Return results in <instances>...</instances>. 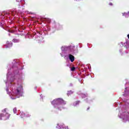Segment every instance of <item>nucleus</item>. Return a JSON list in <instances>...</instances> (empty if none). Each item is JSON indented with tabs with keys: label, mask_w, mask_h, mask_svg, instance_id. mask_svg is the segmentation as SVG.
I'll use <instances>...</instances> for the list:
<instances>
[{
	"label": "nucleus",
	"mask_w": 129,
	"mask_h": 129,
	"mask_svg": "<svg viewBox=\"0 0 129 129\" xmlns=\"http://www.w3.org/2000/svg\"><path fill=\"white\" fill-rule=\"evenodd\" d=\"M51 104L53 105H65L66 104V101H64L62 98L55 99L51 102Z\"/></svg>",
	"instance_id": "nucleus-1"
},
{
	"label": "nucleus",
	"mask_w": 129,
	"mask_h": 129,
	"mask_svg": "<svg viewBox=\"0 0 129 129\" xmlns=\"http://www.w3.org/2000/svg\"><path fill=\"white\" fill-rule=\"evenodd\" d=\"M69 58L71 62H74V60H75V57L72 54H69Z\"/></svg>",
	"instance_id": "nucleus-2"
},
{
	"label": "nucleus",
	"mask_w": 129,
	"mask_h": 129,
	"mask_svg": "<svg viewBox=\"0 0 129 129\" xmlns=\"http://www.w3.org/2000/svg\"><path fill=\"white\" fill-rule=\"evenodd\" d=\"M12 42H13V43H19L20 42V39L14 38L13 39Z\"/></svg>",
	"instance_id": "nucleus-3"
},
{
	"label": "nucleus",
	"mask_w": 129,
	"mask_h": 129,
	"mask_svg": "<svg viewBox=\"0 0 129 129\" xmlns=\"http://www.w3.org/2000/svg\"><path fill=\"white\" fill-rule=\"evenodd\" d=\"M79 103H80V101H76L73 103V105H74L75 106H77L79 104Z\"/></svg>",
	"instance_id": "nucleus-4"
},
{
	"label": "nucleus",
	"mask_w": 129,
	"mask_h": 129,
	"mask_svg": "<svg viewBox=\"0 0 129 129\" xmlns=\"http://www.w3.org/2000/svg\"><path fill=\"white\" fill-rule=\"evenodd\" d=\"M10 114H9V113H6L5 115L4 114V116L6 117V119H8V118H10Z\"/></svg>",
	"instance_id": "nucleus-5"
},
{
	"label": "nucleus",
	"mask_w": 129,
	"mask_h": 129,
	"mask_svg": "<svg viewBox=\"0 0 129 129\" xmlns=\"http://www.w3.org/2000/svg\"><path fill=\"white\" fill-rule=\"evenodd\" d=\"M17 95H19V96H21L22 95V91L19 90V89H17Z\"/></svg>",
	"instance_id": "nucleus-6"
},
{
	"label": "nucleus",
	"mask_w": 129,
	"mask_h": 129,
	"mask_svg": "<svg viewBox=\"0 0 129 129\" xmlns=\"http://www.w3.org/2000/svg\"><path fill=\"white\" fill-rule=\"evenodd\" d=\"M123 16H125L126 18H127V16L129 17V12H128L127 13H123Z\"/></svg>",
	"instance_id": "nucleus-7"
},
{
	"label": "nucleus",
	"mask_w": 129,
	"mask_h": 129,
	"mask_svg": "<svg viewBox=\"0 0 129 129\" xmlns=\"http://www.w3.org/2000/svg\"><path fill=\"white\" fill-rule=\"evenodd\" d=\"M2 117H5V114L4 113H1L0 114V120H2Z\"/></svg>",
	"instance_id": "nucleus-8"
},
{
	"label": "nucleus",
	"mask_w": 129,
	"mask_h": 129,
	"mask_svg": "<svg viewBox=\"0 0 129 129\" xmlns=\"http://www.w3.org/2000/svg\"><path fill=\"white\" fill-rule=\"evenodd\" d=\"M13 111L14 113H17V108H14L13 109Z\"/></svg>",
	"instance_id": "nucleus-9"
},
{
	"label": "nucleus",
	"mask_w": 129,
	"mask_h": 129,
	"mask_svg": "<svg viewBox=\"0 0 129 129\" xmlns=\"http://www.w3.org/2000/svg\"><path fill=\"white\" fill-rule=\"evenodd\" d=\"M71 71H75V67L72 68Z\"/></svg>",
	"instance_id": "nucleus-10"
},
{
	"label": "nucleus",
	"mask_w": 129,
	"mask_h": 129,
	"mask_svg": "<svg viewBox=\"0 0 129 129\" xmlns=\"http://www.w3.org/2000/svg\"><path fill=\"white\" fill-rule=\"evenodd\" d=\"M2 112H7V109L5 108L4 110H3Z\"/></svg>",
	"instance_id": "nucleus-11"
},
{
	"label": "nucleus",
	"mask_w": 129,
	"mask_h": 129,
	"mask_svg": "<svg viewBox=\"0 0 129 129\" xmlns=\"http://www.w3.org/2000/svg\"><path fill=\"white\" fill-rule=\"evenodd\" d=\"M7 44L10 45V42H9V41H7Z\"/></svg>",
	"instance_id": "nucleus-12"
},
{
	"label": "nucleus",
	"mask_w": 129,
	"mask_h": 129,
	"mask_svg": "<svg viewBox=\"0 0 129 129\" xmlns=\"http://www.w3.org/2000/svg\"><path fill=\"white\" fill-rule=\"evenodd\" d=\"M84 95H85V96H86V97L88 96V95L87 94H85Z\"/></svg>",
	"instance_id": "nucleus-13"
},
{
	"label": "nucleus",
	"mask_w": 129,
	"mask_h": 129,
	"mask_svg": "<svg viewBox=\"0 0 129 129\" xmlns=\"http://www.w3.org/2000/svg\"><path fill=\"white\" fill-rule=\"evenodd\" d=\"M11 46H13V43L11 42Z\"/></svg>",
	"instance_id": "nucleus-14"
},
{
	"label": "nucleus",
	"mask_w": 129,
	"mask_h": 129,
	"mask_svg": "<svg viewBox=\"0 0 129 129\" xmlns=\"http://www.w3.org/2000/svg\"><path fill=\"white\" fill-rule=\"evenodd\" d=\"M90 108L89 107L88 108H87V110H89V109H90Z\"/></svg>",
	"instance_id": "nucleus-15"
},
{
	"label": "nucleus",
	"mask_w": 129,
	"mask_h": 129,
	"mask_svg": "<svg viewBox=\"0 0 129 129\" xmlns=\"http://www.w3.org/2000/svg\"><path fill=\"white\" fill-rule=\"evenodd\" d=\"M77 2H79V0H76Z\"/></svg>",
	"instance_id": "nucleus-16"
},
{
	"label": "nucleus",
	"mask_w": 129,
	"mask_h": 129,
	"mask_svg": "<svg viewBox=\"0 0 129 129\" xmlns=\"http://www.w3.org/2000/svg\"><path fill=\"white\" fill-rule=\"evenodd\" d=\"M110 5L111 6V5H112V4H110Z\"/></svg>",
	"instance_id": "nucleus-17"
}]
</instances>
